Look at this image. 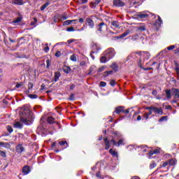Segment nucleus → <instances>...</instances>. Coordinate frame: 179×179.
Here are the masks:
<instances>
[{
	"label": "nucleus",
	"instance_id": "f257e3e1",
	"mask_svg": "<svg viewBox=\"0 0 179 179\" xmlns=\"http://www.w3.org/2000/svg\"><path fill=\"white\" fill-rule=\"evenodd\" d=\"M22 111L23 112L22 115L20 117L21 122H23V124H25V125H31L34 121V117L31 115L29 108L24 106L22 108Z\"/></svg>",
	"mask_w": 179,
	"mask_h": 179
},
{
	"label": "nucleus",
	"instance_id": "f03ea898",
	"mask_svg": "<svg viewBox=\"0 0 179 179\" xmlns=\"http://www.w3.org/2000/svg\"><path fill=\"white\" fill-rule=\"evenodd\" d=\"M115 50L113 48H108L103 53L106 58H108V60L113 59L115 57Z\"/></svg>",
	"mask_w": 179,
	"mask_h": 179
},
{
	"label": "nucleus",
	"instance_id": "7ed1b4c3",
	"mask_svg": "<svg viewBox=\"0 0 179 179\" xmlns=\"http://www.w3.org/2000/svg\"><path fill=\"white\" fill-rule=\"evenodd\" d=\"M145 110H152L155 114H158L159 115H163V110H162V108H159L157 107L150 106V107L145 108Z\"/></svg>",
	"mask_w": 179,
	"mask_h": 179
},
{
	"label": "nucleus",
	"instance_id": "20e7f679",
	"mask_svg": "<svg viewBox=\"0 0 179 179\" xmlns=\"http://www.w3.org/2000/svg\"><path fill=\"white\" fill-rule=\"evenodd\" d=\"M125 139L124 138H120L118 142L115 141V137H113V139L111 140V142L113 143V146H117V148H120L121 145H124Z\"/></svg>",
	"mask_w": 179,
	"mask_h": 179
},
{
	"label": "nucleus",
	"instance_id": "39448f33",
	"mask_svg": "<svg viewBox=\"0 0 179 179\" xmlns=\"http://www.w3.org/2000/svg\"><path fill=\"white\" fill-rule=\"evenodd\" d=\"M96 30L97 31H99V33H103L104 30H107V24L104 22H101L96 26Z\"/></svg>",
	"mask_w": 179,
	"mask_h": 179
},
{
	"label": "nucleus",
	"instance_id": "423d86ee",
	"mask_svg": "<svg viewBox=\"0 0 179 179\" xmlns=\"http://www.w3.org/2000/svg\"><path fill=\"white\" fill-rule=\"evenodd\" d=\"M150 16V13L149 12H141L137 15V19H148Z\"/></svg>",
	"mask_w": 179,
	"mask_h": 179
},
{
	"label": "nucleus",
	"instance_id": "0eeeda50",
	"mask_svg": "<svg viewBox=\"0 0 179 179\" xmlns=\"http://www.w3.org/2000/svg\"><path fill=\"white\" fill-rule=\"evenodd\" d=\"M137 54L140 55L141 59L143 58V59L148 60L150 58V53L148 52H138Z\"/></svg>",
	"mask_w": 179,
	"mask_h": 179
},
{
	"label": "nucleus",
	"instance_id": "6e6552de",
	"mask_svg": "<svg viewBox=\"0 0 179 179\" xmlns=\"http://www.w3.org/2000/svg\"><path fill=\"white\" fill-rule=\"evenodd\" d=\"M152 16H154L155 18H156V17H157V20L155 21V25L157 27H160V26H162V24H163V20H162V17H160L159 15H156L155 14H151Z\"/></svg>",
	"mask_w": 179,
	"mask_h": 179
},
{
	"label": "nucleus",
	"instance_id": "1a4fd4ad",
	"mask_svg": "<svg viewBox=\"0 0 179 179\" xmlns=\"http://www.w3.org/2000/svg\"><path fill=\"white\" fill-rule=\"evenodd\" d=\"M113 6H116L117 8H122V6H125V3L122 0H113Z\"/></svg>",
	"mask_w": 179,
	"mask_h": 179
},
{
	"label": "nucleus",
	"instance_id": "9d476101",
	"mask_svg": "<svg viewBox=\"0 0 179 179\" xmlns=\"http://www.w3.org/2000/svg\"><path fill=\"white\" fill-rule=\"evenodd\" d=\"M104 143H105V150H108L111 148V144L113 143L111 142V140H108V138L106 137L103 138Z\"/></svg>",
	"mask_w": 179,
	"mask_h": 179
},
{
	"label": "nucleus",
	"instance_id": "9b49d317",
	"mask_svg": "<svg viewBox=\"0 0 179 179\" xmlns=\"http://www.w3.org/2000/svg\"><path fill=\"white\" fill-rule=\"evenodd\" d=\"M171 92L174 99H179V89L172 88Z\"/></svg>",
	"mask_w": 179,
	"mask_h": 179
},
{
	"label": "nucleus",
	"instance_id": "f8f14e48",
	"mask_svg": "<svg viewBox=\"0 0 179 179\" xmlns=\"http://www.w3.org/2000/svg\"><path fill=\"white\" fill-rule=\"evenodd\" d=\"M86 21L90 29H93V27H94V22H93V20H92V18L87 17Z\"/></svg>",
	"mask_w": 179,
	"mask_h": 179
},
{
	"label": "nucleus",
	"instance_id": "ddd939ff",
	"mask_svg": "<svg viewBox=\"0 0 179 179\" xmlns=\"http://www.w3.org/2000/svg\"><path fill=\"white\" fill-rule=\"evenodd\" d=\"M30 167L29 166H24L22 168V173L24 174V176H27V174H29V173H30Z\"/></svg>",
	"mask_w": 179,
	"mask_h": 179
},
{
	"label": "nucleus",
	"instance_id": "4468645a",
	"mask_svg": "<svg viewBox=\"0 0 179 179\" xmlns=\"http://www.w3.org/2000/svg\"><path fill=\"white\" fill-rule=\"evenodd\" d=\"M15 150L17 153H22L24 151V148H23V145L22 144H20L15 147Z\"/></svg>",
	"mask_w": 179,
	"mask_h": 179
},
{
	"label": "nucleus",
	"instance_id": "2eb2a0df",
	"mask_svg": "<svg viewBox=\"0 0 179 179\" xmlns=\"http://www.w3.org/2000/svg\"><path fill=\"white\" fill-rule=\"evenodd\" d=\"M160 153V150L159 149H155L154 150V151H150L148 155V158L149 159H152V156H153V155H157Z\"/></svg>",
	"mask_w": 179,
	"mask_h": 179
},
{
	"label": "nucleus",
	"instance_id": "dca6fc26",
	"mask_svg": "<svg viewBox=\"0 0 179 179\" xmlns=\"http://www.w3.org/2000/svg\"><path fill=\"white\" fill-rule=\"evenodd\" d=\"M59 78H61V73H59V71L55 72L52 82H58Z\"/></svg>",
	"mask_w": 179,
	"mask_h": 179
},
{
	"label": "nucleus",
	"instance_id": "f3484780",
	"mask_svg": "<svg viewBox=\"0 0 179 179\" xmlns=\"http://www.w3.org/2000/svg\"><path fill=\"white\" fill-rule=\"evenodd\" d=\"M124 106L117 107V108H115V113L116 114H121V113H124Z\"/></svg>",
	"mask_w": 179,
	"mask_h": 179
},
{
	"label": "nucleus",
	"instance_id": "a211bd4d",
	"mask_svg": "<svg viewBox=\"0 0 179 179\" xmlns=\"http://www.w3.org/2000/svg\"><path fill=\"white\" fill-rule=\"evenodd\" d=\"M109 153L113 156V157H115L118 159V152L113 149L109 150Z\"/></svg>",
	"mask_w": 179,
	"mask_h": 179
},
{
	"label": "nucleus",
	"instance_id": "6ab92c4d",
	"mask_svg": "<svg viewBox=\"0 0 179 179\" xmlns=\"http://www.w3.org/2000/svg\"><path fill=\"white\" fill-rule=\"evenodd\" d=\"M62 19V16H61V15L58 14L54 16L53 17V22L55 23H57V22L61 21Z\"/></svg>",
	"mask_w": 179,
	"mask_h": 179
},
{
	"label": "nucleus",
	"instance_id": "aec40b11",
	"mask_svg": "<svg viewBox=\"0 0 179 179\" xmlns=\"http://www.w3.org/2000/svg\"><path fill=\"white\" fill-rule=\"evenodd\" d=\"M12 3L13 5H19L22 6L24 4V1L23 0H12Z\"/></svg>",
	"mask_w": 179,
	"mask_h": 179
},
{
	"label": "nucleus",
	"instance_id": "412c9836",
	"mask_svg": "<svg viewBox=\"0 0 179 179\" xmlns=\"http://www.w3.org/2000/svg\"><path fill=\"white\" fill-rule=\"evenodd\" d=\"M13 125L14 128H17L18 129H22V128H23V124L20 122H15Z\"/></svg>",
	"mask_w": 179,
	"mask_h": 179
},
{
	"label": "nucleus",
	"instance_id": "4be33fe9",
	"mask_svg": "<svg viewBox=\"0 0 179 179\" xmlns=\"http://www.w3.org/2000/svg\"><path fill=\"white\" fill-rule=\"evenodd\" d=\"M112 26H113V27H115V29H120V26L121 25V24L120 22H118V21H113L111 22Z\"/></svg>",
	"mask_w": 179,
	"mask_h": 179
},
{
	"label": "nucleus",
	"instance_id": "5701e85b",
	"mask_svg": "<svg viewBox=\"0 0 179 179\" xmlns=\"http://www.w3.org/2000/svg\"><path fill=\"white\" fill-rule=\"evenodd\" d=\"M59 145L60 146H64V149H66V148H68L69 146V145L68 144V143L66 141H59Z\"/></svg>",
	"mask_w": 179,
	"mask_h": 179
},
{
	"label": "nucleus",
	"instance_id": "b1692460",
	"mask_svg": "<svg viewBox=\"0 0 179 179\" xmlns=\"http://www.w3.org/2000/svg\"><path fill=\"white\" fill-rule=\"evenodd\" d=\"M138 148L140 151H141L143 153H146V152H148V147L146 145H141Z\"/></svg>",
	"mask_w": 179,
	"mask_h": 179
},
{
	"label": "nucleus",
	"instance_id": "393cba45",
	"mask_svg": "<svg viewBox=\"0 0 179 179\" xmlns=\"http://www.w3.org/2000/svg\"><path fill=\"white\" fill-rule=\"evenodd\" d=\"M110 68L113 69V71H115V72H118V64H117V63H113Z\"/></svg>",
	"mask_w": 179,
	"mask_h": 179
},
{
	"label": "nucleus",
	"instance_id": "a878e982",
	"mask_svg": "<svg viewBox=\"0 0 179 179\" xmlns=\"http://www.w3.org/2000/svg\"><path fill=\"white\" fill-rule=\"evenodd\" d=\"M165 93H166V98L168 99H171V93L173 94V92H171V90H166L165 91Z\"/></svg>",
	"mask_w": 179,
	"mask_h": 179
},
{
	"label": "nucleus",
	"instance_id": "bb28decb",
	"mask_svg": "<svg viewBox=\"0 0 179 179\" xmlns=\"http://www.w3.org/2000/svg\"><path fill=\"white\" fill-rule=\"evenodd\" d=\"M110 60H108V57H107V56H103L101 57L100 59V62H101L102 64H106V62H108Z\"/></svg>",
	"mask_w": 179,
	"mask_h": 179
},
{
	"label": "nucleus",
	"instance_id": "cd10ccee",
	"mask_svg": "<svg viewBox=\"0 0 179 179\" xmlns=\"http://www.w3.org/2000/svg\"><path fill=\"white\" fill-rule=\"evenodd\" d=\"M72 22H76V20H66L63 22V26H69V24H71V23H72Z\"/></svg>",
	"mask_w": 179,
	"mask_h": 179
},
{
	"label": "nucleus",
	"instance_id": "c85d7f7f",
	"mask_svg": "<svg viewBox=\"0 0 179 179\" xmlns=\"http://www.w3.org/2000/svg\"><path fill=\"white\" fill-rule=\"evenodd\" d=\"M168 163L169 164V166H176V164H177V160L176 159H169Z\"/></svg>",
	"mask_w": 179,
	"mask_h": 179
},
{
	"label": "nucleus",
	"instance_id": "c756f323",
	"mask_svg": "<svg viewBox=\"0 0 179 179\" xmlns=\"http://www.w3.org/2000/svg\"><path fill=\"white\" fill-rule=\"evenodd\" d=\"M175 71L176 72L177 79L179 80V66L177 63H176Z\"/></svg>",
	"mask_w": 179,
	"mask_h": 179
},
{
	"label": "nucleus",
	"instance_id": "7c9ffc66",
	"mask_svg": "<svg viewBox=\"0 0 179 179\" xmlns=\"http://www.w3.org/2000/svg\"><path fill=\"white\" fill-rule=\"evenodd\" d=\"M47 122L50 124H54V122H55V119H54L52 117H49L47 119Z\"/></svg>",
	"mask_w": 179,
	"mask_h": 179
},
{
	"label": "nucleus",
	"instance_id": "2f4dec72",
	"mask_svg": "<svg viewBox=\"0 0 179 179\" xmlns=\"http://www.w3.org/2000/svg\"><path fill=\"white\" fill-rule=\"evenodd\" d=\"M129 33H131V30L127 29L125 32H124L123 34H122L120 35V38H122L124 37H127V36H128V34H129Z\"/></svg>",
	"mask_w": 179,
	"mask_h": 179
},
{
	"label": "nucleus",
	"instance_id": "473e14b6",
	"mask_svg": "<svg viewBox=\"0 0 179 179\" xmlns=\"http://www.w3.org/2000/svg\"><path fill=\"white\" fill-rule=\"evenodd\" d=\"M10 145L8 143L0 142V148H9Z\"/></svg>",
	"mask_w": 179,
	"mask_h": 179
},
{
	"label": "nucleus",
	"instance_id": "72a5a7b5",
	"mask_svg": "<svg viewBox=\"0 0 179 179\" xmlns=\"http://www.w3.org/2000/svg\"><path fill=\"white\" fill-rule=\"evenodd\" d=\"M146 30V27L145 25H142L141 27H138L137 28V31H145Z\"/></svg>",
	"mask_w": 179,
	"mask_h": 179
},
{
	"label": "nucleus",
	"instance_id": "f704fd0d",
	"mask_svg": "<svg viewBox=\"0 0 179 179\" xmlns=\"http://www.w3.org/2000/svg\"><path fill=\"white\" fill-rule=\"evenodd\" d=\"M139 38V35L138 34H136L131 36L132 41H136Z\"/></svg>",
	"mask_w": 179,
	"mask_h": 179
},
{
	"label": "nucleus",
	"instance_id": "c9c22d12",
	"mask_svg": "<svg viewBox=\"0 0 179 179\" xmlns=\"http://www.w3.org/2000/svg\"><path fill=\"white\" fill-rule=\"evenodd\" d=\"M50 5V2H46L41 7V10H44L47 6Z\"/></svg>",
	"mask_w": 179,
	"mask_h": 179
},
{
	"label": "nucleus",
	"instance_id": "e433bc0d",
	"mask_svg": "<svg viewBox=\"0 0 179 179\" xmlns=\"http://www.w3.org/2000/svg\"><path fill=\"white\" fill-rule=\"evenodd\" d=\"M63 71L65 73H69V72H71V68H69V66H65L64 67Z\"/></svg>",
	"mask_w": 179,
	"mask_h": 179
},
{
	"label": "nucleus",
	"instance_id": "4c0bfd02",
	"mask_svg": "<svg viewBox=\"0 0 179 179\" xmlns=\"http://www.w3.org/2000/svg\"><path fill=\"white\" fill-rule=\"evenodd\" d=\"M113 134L117 136V138H121L122 136V134H121V133H120L119 131H114Z\"/></svg>",
	"mask_w": 179,
	"mask_h": 179
},
{
	"label": "nucleus",
	"instance_id": "58836bf2",
	"mask_svg": "<svg viewBox=\"0 0 179 179\" xmlns=\"http://www.w3.org/2000/svg\"><path fill=\"white\" fill-rule=\"evenodd\" d=\"M6 129L9 134H12V132H13V129L10 126H7Z\"/></svg>",
	"mask_w": 179,
	"mask_h": 179
},
{
	"label": "nucleus",
	"instance_id": "ea45409f",
	"mask_svg": "<svg viewBox=\"0 0 179 179\" xmlns=\"http://www.w3.org/2000/svg\"><path fill=\"white\" fill-rule=\"evenodd\" d=\"M29 98L32 99H38V96H37V94H29Z\"/></svg>",
	"mask_w": 179,
	"mask_h": 179
},
{
	"label": "nucleus",
	"instance_id": "a19ab883",
	"mask_svg": "<svg viewBox=\"0 0 179 179\" xmlns=\"http://www.w3.org/2000/svg\"><path fill=\"white\" fill-rule=\"evenodd\" d=\"M45 47L44 48L45 52H48L50 51V48L48 47V43L45 44Z\"/></svg>",
	"mask_w": 179,
	"mask_h": 179
},
{
	"label": "nucleus",
	"instance_id": "79ce46f5",
	"mask_svg": "<svg viewBox=\"0 0 179 179\" xmlns=\"http://www.w3.org/2000/svg\"><path fill=\"white\" fill-rule=\"evenodd\" d=\"M156 166H157L156 164V162H152L150 164V169L152 170V169H155V167H156Z\"/></svg>",
	"mask_w": 179,
	"mask_h": 179
},
{
	"label": "nucleus",
	"instance_id": "37998d69",
	"mask_svg": "<svg viewBox=\"0 0 179 179\" xmlns=\"http://www.w3.org/2000/svg\"><path fill=\"white\" fill-rule=\"evenodd\" d=\"M22 22V17H17L16 20L13 21V23H20Z\"/></svg>",
	"mask_w": 179,
	"mask_h": 179
},
{
	"label": "nucleus",
	"instance_id": "c03bdc74",
	"mask_svg": "<svg viewBox=\"0 0 179 179\" xmlns=\"http://www.w3.org/2000/svg\"><path fill=\"white\" fill-rule=\"evenodd\" d=\"M167 116H163L162 118L159 120V122H163V121H167Z\"/></svg>",
	"mask_w": 179,
	"mask_h": 179
},
{
	"label": "nucleus",
	"instance_id": "a18cd8bd",
	"mask_svg": "<svg viewBox=\"0 0 179 179\" xmlns=\"http://www.w3.org/2000/svg\"><path fill=\"white\" fill-rule=\"evenodd\" d=\"M70 59L71 61H73V62H76L77 61L76 56L75 55H72Z\"/></svg>",
	"mask_w": 179,
	"mask_h": 179
},
{
	"label": "nucleus",
	"instance_id": "49530a36",
	"mask_svg": "<svg viewBox=\"0 0 179 179\" xmlns=\"http://www.w3.org/2000/svg\"><path fill=\"white\" fill-rule=\"evenodd\" d=\"M99 85L101 86V87H106V86L107 85V83H106L104 81H101L99 83Z\"/></svg>",
	"mask_w": 179,
	"mask_h": 179
},
{
	"label": "nucleus",
	"instance_id": "de8ad7c7",
	"mask_svg": "<svg viewBox=\"0 0 179 179\" xmlns=\"http://www.w3.org/2000/svg\"><path fill=\"white\" fill-rule=\"evenodd\" d=\"M33 86H34L33 83H29V84H28V90H31L33 89Z\"/></svg>",
	"mask_w": 179,
	"mask_h": 179
},
{
	"label": "nucleus",
	"instance_id": "09e8293b",
	"mask_svg": "<svg viewBox=\"0 0 179 179\" xmlns=\"http://www.w3.org/2000/svg\"><path fill=\"white\" fill-rule=\"evenodd\" d=\"M69 100H71V101H73V100H75V94H71L69 98Z\"/></svg>",
	"mask_w": 179,
	"mask_h": 179
},
{
	"label": "nucleus",
	"instance_id": "8fccbe9b",
	"mask_svg": "<svg viewBox=\"0 0 179 179\" xmlns=\"http://www.w3.org/2000/svg\"><path fill=\"white\" fill-rule=\"evenodd\" d=\"M0 155L1 157H6V153L2 150H0Z\"/></svg>",
	"mask_w": 179,
	"mask_h": 179
},
{
	"label": "nucleus",
	"instance_id": "3c124183",
	"mask_svg": "<svg viewBox=\"0 0 179 179\" xmlns=\"http://www.w3.org/2000/svg\"><path fill=\"white\" fill-rule=\"evenodd\" d=\"M174 48H176V45H174L167 47V50H169V51H171V50H174Z\"/></svg>",
	"mask_w": 179,
	"mask_h": 179
},
{
	"label": "nucleus",
	"instance_id": "603ef678",
	"mask_svg": "<svg viewBox=\"0 0 179 179\" xmlns=\"http://www.w3.org/2000/svg\"><path fill=\"white\" fill-rule=\"evenodd\" d=\"M66 31H75V28L74 27L67 28Z\"/></svg>",
	"mask_w": 179,
	"mask_h": 179
},
{
	"label": "nucleus",
	"instance_id": "864d4df0",
	"mask_svg": "<svg viewBox=\"0 0 179 179\" xmlns=\"http://www.w3.org/2000/svg\"><path fill=\"white\" fill-rule=\"evenodd\" d=\"M169 161H166V162H164V164H162V167H167V166H169Z\"/></svg>",
	"mask_w": 179,
	"mask_h": 179
},
{
	"label": "nucleus",
	"instance_id": "5fc2aeb1",
	"mask_svg": "<svg viewBox=\"0 0 179 179\" xmlns=\"http://www.w3.org/2000/svg\"><path fill=\"white\" fill-rule=\"evenodd\" d=\"M110 86H115V85H116L115 80H112L110 83Z\"/></svg>",
	"mask_w": 179,
	"mask_h": 179
},
{
	"label": "nucleus",
	"instance_id": "6e6d98bb",
	"mask_svg": "<svg viewBox=\"0 0 179 179\" xmlns=\"http://www.w3.org/2000/svg\"><path fill=\"white\" fill-rule=\"evenodd\" d=\"M55 55V57H61V51L56 52Z\"/></svg>",
	"mask_w": 179,
	"mask_h": 179
},
{
	"label": "nucleus",
	"instance_id": "4d7b16f0",
	"mask_svg": "<svg viewBox=\"0 0 179 179\" xmlns=\"http://www.w3.org/2000/svg\"><path fill=\"white\" fill-rule=\"evenodd\" d=\"M143 118H144L145 120H148V118H149V114H148V113H145V114L143 115Z\"/></svg>",
	"mask_w": 179,
	"mask_h": 179
},
{
	"label": "nucleus",
	"instance_id": "13d9d810",
	"mask_svg": "<svg viewBox=\"0 0 179 179\" xmlns=\"http://www.w3.org/2000/svg\"><path fill=\"white\" fill-rule=\"evenodd\" d=\"M106 68L104 66H102L98 69V72H103Z\"/></svg>",
	"mask_w": 179,
	"mask_h": 179
},
{
	"label": "nucleus",
	"instance_id": "bf43d9fd",
	"mask_svg": "<svg viewBox=\"0 0 179 179\" xmlns=\"http://www.w3.org/2000/svg\"><path fill=\"white\" fill-rule=\"evenodd\" d=\"M108 75H110V74H108V71H105L103 73V78H107V76H108Z\"/></svg>",
	"mask_w": 179,
	"mask_h": 179
},
{
	"label": "nucleus",
	"instance_id": "052dcab7",
	"mask_svg": "<svg viewBox=\"0 0 179 179\" xmlns=\"http://www.w3.org/2000/svg\"><path fill=\"white\" fill-rule=\"evenodd\" d=\"M75 41L74 39H70L67 41L68 44H71V43H73Z\"/></svg>",
	"mask_w": 179,
	"mask_h": 179
},
{
	"label": "nucleus",
	"instance_id": "680f3d73",
	"mask_svg": "<svg viewBox=\"0 0 179 179\" xmlns=\"http://www.w3.org/2000/svg\"><path fill=\"white\" fill-rule=\"evenodd\" d=\"M62 19H63V20H66V19H68V17L65 16V15H62Z\"/></svg>",
	"mask_w": 179,
	"mask_h": 179
},
{
	"label": "nucleus",
	"instance_id": "e2e57ef3",
	"mask_svg": "<svg viewBox=\"0 0 179 179\" xmlns=\"http://www.w3.org/2000/svg\"><path fill=\"white\" fill-rule=\"evenodd\" d=\"M22 86V83H17L16 85H15V87L17 89H19V87H20Z\"/></svg>",
	"mask_w": 179,
	"mask_h": 179
},
{
	"label": "nucleus",
	"instance_id": "0e129e2a",
	"mask_svg": "<svg viewBox=\"0 0 179 179\" xmlns=\"http://www.w3.org/2000/svg\"><path fill=\"white\" fill-rule=\"evenodd\" d=\"M87 0H81V5H83V3H87Z\"/></svg>",
	"mask_w": 179,
	"mask_h": 179
},
{
	"label": "nucleus",
	"instance_id": "69168bd1",
	"mask_svg": "<svg viewBox=\"0 0 179 179\" xmlns=\"http://www.w3.org/2000/svg\"><path fill=\"white\" fill-rule=\"evenodd\" d=\"M152 94H153V96H157V91L153 90L152 91Z\"/></svg>",
	"mask_w": 179,
	"mask_h": 179
},
{
	"label": "nucleus",
	"instance_id": "338daca9",
	"mask_svg": "<svg viewBox=\"0 0 179 179\" xmlns=\"http://www.w3.org/2000/svg\"><path fill=\"white\" fill-rule=\"evenodd\" d=\"M175 54L179 55V48L175 50Z\"/></svg>",
	"mask_w": 179,
	"mask_h": 179
},
{
	"label": "nucleus",
	"instance_id": "774afa93",
	"mask_svg": "<svg viewBox=\"0 0 179 179\" xmlns=\"http://www.w3.org/2000/svg\"><path fill=\"white\" fill-rule=\"evenodd\" d=\"M131 179H141V178L138 176H134Z\"/></svg>",
	"mask_w": 179,
	"mask_h": 179
}]
</instances>
